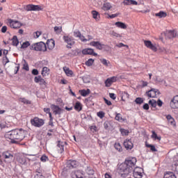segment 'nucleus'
I'll return each mask as SVG.
<instances>
[{
	"mask_svg": "<svg viewBox=\"0 0 178 178\" xmlns=\"http://www.w3.org/2000/svg\"><path fill=\"white\" fill-rule=\"evenodd\" d=\"M26 136V131L23 129H14L10 131L5 134V138L7 140H10L11 143L15 144L16 143H19V141H22L24 139Z\"/></svg>",
	"mask_w": 178,
	"mask_h": 178,
	"instance_id": "f257e3e1",
	"label": "nucleus"
},
{
	"mask_svg": "<svg viewBox=\"0 0 178 178\" xmlns=\"http://www.w3.org/2000/svg\"><path fill=\"white\" fill-rule=\"evenodd\" d=\"M136 163H137V159L134 157L126 160L124 163L120 165V170L124 172V175H129V173H131L133 171V169H134Z\"/></svg>",
	"mask_w": 178,
	"mask_h": 178,
	"instance_id": "f03ea898",
	"label": "nucleus"
},
{
	"mask_svg": "<svg viewBox=\"0 0 178 178\" xmlns=\"http://www.w3.org/2000/svg\"><path fill=\"white\" fill-rule=\"evenodd\" d=\"M30 49L32 51H40L42 52H46L47 44L44 42H39L33 43L30 46Z\"/></svg>",
	"mask_w": 178,
	"mask_h": 178,
	"instance_id": "7ed1b4c3",
	"label": "nucleus"
},
{
	"mask_svg": "<svg viewBox=\"0 0 178 178\" xmlns=\"http://www.w3.org/2000/svg\"><path fill=\"white\" fill-rule=\"evenodd\" d=\"M7 24L11 29H20L23 26V24H22V22L12 19H8L7 20Z\"/></svg>",
	"mask_w": 178,
	"mask_h": 178,
	"instance_id": "20e7f679",
	"label": "nucleus"
},
{
	"mask_svg": "<svg viewBox=\"0 0 178 178\" xmlns=\"http://www.w3.org/2000/svg\"><path fill=\"white\" fill-rule=\"evenodd\" d=\"M25 10H26L27 12H40V10H44V6L40 5L29 4L26 6Z\"/></svg>",
	"mask_w": 178,
	"mask_h": 178,
	"instance_id": "39448f33",
	"label": "nucleus"
},
{
	"mask_svg": "<svg viewBox=\"0 0 178 178\" xmlns=\"http://www.w3.org/2000/svg\"><path fill=\"white\" fill-rule=\"evenodd\" d=\"M31 123L32 126H34V127H42V126L45 124V121H44L43 119L35 117L31 120Z\"/></svg>",
	"mask_w": 178,
	"mask_h": 178,
	"instance_id": "423d86ee",
	"label": "nucleus"
},
{
	"mask_svg": "<svg viewBox=\"0 0 178 178\" xmlns=\"http://www.w3.org/2000/svg\"><path fill=\"white\" fill-rule=\"evenodd\" d=\"M146 95H147L149 98H158V96L161 95V92H159L158 89L152 88L150 90L146 92Z\"/></svg>",
	"mask_w": 178,
	"mask_h": 178,
	"instance_id": "0eeeda50",
	"label": "nucleus"
},
{
	"mask_svg": "<svg viewBox=\"0 0 178 178\" xmlns=\"http://www.w3.org/2000/svg\"><path fill=\"white\" fill-rule=\"evenodd\" d=\"M63 40L65 42H66L67 48H72V47H73V45L75 44L74 39L69 35H64L63 37Z\"/></svg>",
	"mask_w": 178,
	"mask_h": 178,
	"instance_id": "6e6552de",
	"label": "nucleus"
},
{
	"mask_svg": "<svg viewBox=\"0 0 178 178\" xmlns=\"http://www.w3.org/2000/svg\"><path fill=\"white\" fill-rule=\"evenodd\" d=\"M90 47H94L96 49H99V51H102L105 48V44H102L99 41H92L89 43Z\"/></svg>",
	"mask_w": 178,
	"mask_h": 178,
	"instance_id": "1a4fd4ad",
	"label": "nucleus"
},
{
	"mask_svg": "<svg viewBox=\"0 0 178 178\" xmlns=\"http://www.w3.org/2000/svg\"><path fill=\"white\" fill-rule=\"evenodd\" d=\"M118 81V76H112L110 78H108L105 82L104 84L106 87H111L113 83H116Z\"/></svg>",
	"mask_w": 178,
	"mask_h": 178,
	"instance_id": "9d476101",
	"label": "nucleus"
},
{
	"mask_svg": "<svg viewBox=\"0 0 178 178\" xmlns=\"http://www.w3.org/2000/svg\"><path fill=\"white\" fill-rule=\"evenodd\" d=\"M133 175H134V178H141V177H143V168L136 167L134 170Z\"/></svg>",
	"mask_w": 178,
	"mask_h": 178,
	"instance_id": "9b49d317",
	"label": "nucleus"
},
{
	"mask_svg": "<svg viewBox=\"0 0 178 178\" xmlns=\"http://www.w3.org/2000/svg\"><path fill=\"white\" fill-rule=\"evenodd\" d=\"M83 55H93V56H98V54L94 51V49L86 48L83 49L81 51Z\"/></svg>",
	"mask_w": 178,
	"mask_h": 178,
	"instance_id": "f8f14e48",
	"label": "nucleus"
},
{
	"mask_svg": "<svg viewBox=\"0 0 178 178\" xmlns=\"http://www.w3.org/2000/svg\"><path fill=\"white\" fill-rule=\"evenodd\" d=\"M170 105L172 109H178V95L175 96L171 100Z\"/></svg>",
	"mask_w": 178,
	"mask_h": 178,
	"instance_id": "ddd939ff",
	"label": "nucleus"
},
{
	"mask_svg": "<svg viewBox=\"0 0 178 178\" xmlns=\"http://www.w3.org/2000/svg\"><path fill=\"white\" fill-rule=\"evenodd\" d=\"M51 108L53 111V113H54V115H60L61 113H63V109L60 108L59 106H55V105H51Z\"/></svg>",
	"mask_w": 178,
	"mask_h": 178,
	"instance_id": "4468645a",
	"label": "nucleus"
},
{
	"mask_svg": "<svg viewBox=\"0 0 178 178\" xmlns=\"http://www.w3.org/2000/svg\"><path fill=\"white\" fill-rule=\"evenodd\" d=\"M35 83L40 84V86H47V82L45 80L41 77V76H38L34 78Z\"/></svg>",
	"mask_w": 178,
	"mask_h": 178,
	"instance_id": "2eb2a0df",
	"label": "nucleus"
},
{
	"mask_svg": "<svg viewBox=\"0 0 178 178\" xmlns=\"http://www.w3.org/2000/svg\"><path fill=\"white\" fill-rule=\"evenodd\" d=\"M165 118L168 120V122L172 126V127H176V120L173 117H172L170 115H166Z\"/></svg>",
	"mask_w": 178,
	"mask_h": 178,
	"instance_id": "dca6fc26",
	"label": "nucleus"
},
{
	"mask_svg": "<svg viewBox=\"0 0 178 178\" xmlns=\"http://www.w3.org/2000/svg\"><path fill=\"white\" fill-rule=\"evenodd\" d=\"M47 50L49 49V51H52L54 48H55V40L53 39L48 40L47 41Z\"/></svg>",
	"mask_w": 178,
	"mask_h": 178,
	"instance_id": "f3484780",
	"label": "nucleus"
},
{
	"mask_svg": "<svg viewBox=\"0 0 178 178\" xmlns=\"http://www.w3.org/2000/svg\"><path fill=\"white\" fill-rule=\"evenodd\" d=\"M124 146L125 147L126 149H132L134 145L133 142H131V139H126L124 141Z\"/></svg>",
	"mask_w": 178,
	"mask_h": 178,
	"instance_id": "a211bd4d",
	"label": "nucleus"
},
{
	"mask_svg": "<svg viewBox=\"0 0 178 178\" xmlns=\"http://www.w3.org/2000/svg\"><path fill=\"white\" fill-rule=\"evenodd\" d=\"M74 37L76 38H79L82 42H87V40H86V38L84 35H81V33L80 31H75L74 32Z\"/></svg>",
	"mask_w": 178,
	"mask_h": 178,
	"instance_id": "6ab92c4d",
	"label": "nucleus"
},
{
	"mask_svg": "<svg viewBox=\"0 0 178 178\" xmlns=\"http://www.w3.org/2000/svg\"><path fill=\"white\" fill-rule=\"evenodd\" d=\"M164 34L166 39L175 38L176 37V31H167Z\"/></svg>",
	"mask_w": 178,
	"mask_h": 178,
	"instance_id": "aec40b11",
	"label": "nucleus"
},
{
	"mask_svg": "<svg viewBox=\"0 0 178 178\" xmlns=\"http://www.w3.org/2000/svg\"><path fill=\"white\" fill-rule=\"evenodd\" d=\"M65 143L62 141H58L57 145V149L60 154H62L65 151Z\"/></svg>",
	"mask_w": 178,
	"mask_h": 178,
	"instance_id": "412c9836",
	"label": "nucleus"
},
{
	"mask_svg": "<svg viewBox=\"0 0 178 178\" xmlns=\"http://www.w3.org/2000/svg\"><path fill=\"white\" fill-rule=\"evenodd\" d=\"M115 27H118V29H122V30H126V29H127V24L122 22H115Z\"/></svg>",
	"mask_w": 178,
	"mask_h": 178,
	"instance_id": "4be33fe9",
	"label": "nucleus"
},
{
	"mask_svg": "<svg viewBox=\"0 0 178 178\" xmlns=\"http://www.w3.org/2000/svg\"><path fill=\"white\" fill-rule=\"evenodd\" d=\"M63 72L65 73L67 77H73V71L70 70V68L67 67H63Z\"/></svg>",
	"mask_w": 178,
	"mask_h": 178,
	"instance_id": "5701e85b",
	"label": "nucleus"
},
{
	"mask_svg": "<svg viewBox=\"0 0 178 178\" xmlns=\"http://www.w3.org/2000/svg\"><path fill=\"white\" fill-rule=\"evenodd\" d=\"M71 176L72 178H84V175L80 171L72 172Z\"/></svg>",
	"mask_w": 178,
	"mask_h": 178,
	"instance_id": "b1692460",
	"label": "nucleus"
},
{
	"mask_svg": "<svg viewBox=\"0 0 178 178\" xmlns=\"http://www.w3.org/2000/svg\"><path fill=\"white\" fill-rule=\"evenodd\" d=\"M124 5H138L136 0H124Z\"/></svg>",
	"mask_w": 178,
	"mask_h": 178,
	"instance_id": "393cba45",
	"label": "nucleus"
},
{
	"mask_svg": "<svg viewBox=\"0 0 178 178\" xmlns=\"http://www.w3.org/2000/svg\"><path fill=\"white\" fill-rule=\"evenodd\" d=\"M77 166H79V163L74 160L68 162V168H77Z\"/></svg>",
	"mask_w": 178,
	"mask_h": 178,
	"instance_id": "a878e982",
	"label": "nucleus"
},
{
	"mask_svg": "<svg viewBox=\"0 0 178 178\" xmlns=\"http://www.w3.org/2000/svg\"><path fill=\"white\" fill-rule=\"evenodd\" d=\"M110 35L113 37V38H122V35L120 33H118V32L113 31L110 33Z\"/></svg>",
	"mask_w": 178,
	"mask_h": 178,
	"instance_id": "bb28decb",
	"label": "nucleus"
},
{
	"mask_svg": "<svg viewBox=\"0 0 178 178\" xmlns=\"http://www.w3.org/2000/svg\"><path fill=\"white\" fill-rule=\"evenodd\" d=\"M3 158H5V159H13V154H10L8 152H3Z\"/></svg>",
	"mask_w": 178,
	"mask_h": 178,
	"instance_id": "cd10ccee",
	"label": "nucleus"
},
{
	"mask_svg": "<svg viewBox=\"0 0 178 178\" xmlns=\"http://www.w3.org/2000/svg\"><path fill=\"white\" fill-rule=\"evenodd\" d=\"M79 92L82 97H87L91 92L90 89L79 90Z\"/></svg>",
	"mask_w": 178,
	"mask_h": 178,
	"instance_id": "c85d7f7f",
	"label": "nucleus"
},
{
	"mask_svg": "<svg viewBox=\"0 0 178 178\" xmlns=\"http://www.w3.org/2000/svg\"><path fill=\"white\" fill-rule=\"evenodd\" d=\"M155 16L156 17H159L160 19H162V17H166V16H168V14L163 11H160L159 13H156Z\"/></svg>",
	"mask_w": 178,
	"mask_h": 178,
	"instance_id": "c756f323",
	"label": "nucleus"
},
{
	"mask_svg": "<svg viewBox=\"0 0 178 178\" xmlns=\"http://www.w3.org/2000/svg\"><path fill=\"white\" fill-rule=\"evenodd\" d=\"M164 178H177L175 173L172 172H168L164 175Z\"/></svg>",
	"mask_w": 178,
	"mask_h": 178,
	"instance_id": "7c9ffc66",
	"label": "nucleus"
},
{
	"mask_svg": "<svg viewBox=\"0 0 178 178\" xmlns=\"http://www.w3.org/2000/svg\"><path fill=\"white\" fill-rule=\"evenodd\" d=\"M41 74L42 76H43V77H45V76H48V74H49V70L48 69V67H44L42 68Z\"/></svg>",
	"mask_w": 178,
	"mask_h": 178,
	"instance_id": "2f4dec72",
	"label": "nucleus"
},
{
	"mask_svg": "<svg viewBox=\"0 0 178 178\" xmlns=\"http://www.w3.org/2000/svg\"><path fill=\"white\" fill-rule=\"evenodd\" d=\"M103 10H110V9H112V5H111L109 3H104L102 7Z\"/></svg>",
	"mask_w": 178,
	"mask_h": 178,
	"instance_id": "473e14b6",
	"label": "nucleus"
},
{
	"mask_svg": "<svg viewBox=\"0 0 178 178\" xmlns=\"http://www.w3.org/2000/svg\"><path fill=\"white\" fill-rule=\"evenodd\" d=\"M19 102H22V104H25V105H30V104H31V102H30L29 100H28L27 99L24 98V97H20L19 99Z\"/></svg>",
	"mask_w": 178,
	"mask_h": 178,
	"instance_id": "72a5a7b5",
	"label": "nucleus"
},
{
	"mask_svg": "<svg viewBox=\"0 0 178 178\" xmlns=\"http://www.w3.org/2000/svg\"><path fill=\"white\" fill-rule=\"evenodd\" d=\"M100 62H101V63H102V65H104L106 67H108L111 65V62H109V60H108L105 58L100 59Z\"/></svg>",
	"mask_w": 178,
	"mask_h": 178,
	"instance_id": "f704fd0d",
	"label": "nucleus"
},
{
	"mask_svg": "<svg viewBox=\"0 0 178 178\" xmlns=\"http://www.w3.org/2000/svg\"><path fill=\"white\" fill-rule=\"evenodd\" d=\"M93 19H95L97 22L99 21V14L97 11H92Z\"/></svg>",
	"mask_w": 178,
	"mask_h": 178,
	"instance_id": "c9c22d12",
	"label": "nucleus"
},
{
	"mask_svg": "<svg viewBox=\"0 0 178 178\" xmlns=\"http://www.w3.org/2000/svg\"><path fill=\"white\" fill-rule=\"evenodd\" d=\"M120 94H121L122 101H124L125 99H128L129 95V93H127V92H120Z\"/></svg>",
	"mask_w": 178,
	"mask_h": 178,
	"instance_id": "e433bc0d",
	"label": "nucleus"
},
{
	"mask_svg": "<svg viewBox=\"0 0 178 178\" xmlns=\"http://www.w3.org/2000/svg\"><path fill=\"white\" fill-rule=\"evenodd\" d=\"M74 109H75V111H77L78 112H80V111H81V109H82L81 103H80L79 102H77L75 104Z\"/></svg>",
	"mask_w": 178,
	"mask_h": 178,
	"instance_id": "4c0bfd02",
	"label": "nucleus"
},
{
	"mask_svg": "<svg viewBox=\"0 0 178 178\" xmlns=\"http://www.w3.org/2000/svg\"><path fill=\"white\" fill-rule=\"evenodd\" d=\"M44 112H45V113H48L49 114L50 120H51V122H52L53 118H52V113H51V108H44Z\"/></svg>",
	"mask_w": 178,
	"mask_h": 178,
	"instance_id": "58836bf2",
	"label": "nucleus"
},
{
	"mask_svg": "<svg viewBox=\"0 0 178 178\" xmlns=\"http://www.w3.org/2000/svg\"><path fill=\"white\" fill-rule=\"evenodd\" d=\"M152 138H154V140H159V141H161V136H158L156 133H155V131H152Z\"/></svg>",
	"mask_w": 178,
	"mask_h": 178,
	"instance_id": "ea45409f",
	"label": "nucleus"
},
{
	"mask_svg": "<svg viewBox=\"0 0 178 178\" xmlns=\"http://www.w3.org/2000/svg\"><path fill=\"white\" fill-rule=\"evenodd\" d=\"M114 147L118 152H122L123 151V149L122 148V145H120V143H115L114 145Z\"/></svg>",
	"mask_w": 178,
	"mask_h": 178,
	"instance_id": "a19ab883",
	"label": "nucleus"
},
{
	"mask_svg": "<svg viewBox=\"0 0 178 178\" xmlns=\"http://www.w3.org/2000/svg\"><path fill=\"white\" fill-rule=\"evenodd\" d=\"M12 41L13 45L15 47H17V45H19V40H17V36H13Z\"/></svg>",
	"mask_w": 178,
	"mask_h": 178,
	"instance_id": "79ce46f5",
	"label": "nucleus"
},
{
	"mask_svg": "<svg viewBox=\"0 0 178 178\" xmlns=\"http://www.w3.org/2000/svg\"><path fill=\"white\" fill-rule=\"evenodd\" d=\"M148 104H149V105H151V106H152V108H156V100L152 99L149 100Z\"/></svg>",
	"mask_w": 178,
	"mask_h": 178,
	"instance_id": "37998d69",
	"label": "nucleus"
},
{
	"mask_svg": "<svg viewBox=\"0 0 178 178\" xmlns=\"http://www.w3.org/2000/svg\"><path fill=\"white\" fill-rule=\"evenodd\" d=\"M23 68L24 70H26V72H29V70H30V67H29V63H27V61H26V60H23Z\"/></svg>",
	"mask_w": 178,
	"mask_h": 178,
	"instance_id": "c03bdc74",
	"label": "nucleus"
},
{
	"mask_svg": "<svg viewBox=\"0 0 178 178\" xmlns=\"http://www.w3.org/2000/svg\"><path fill=\"white\" fill-rule=\"evenodd\" d=\"M149 49H152V51H154V52H156L158 51V47L156 44H151L150 47H149Z\"/></svg>",
	"mask_w": 178,
	"mask_h": 178,
	"instance_id": "a18cd8bd",
	"label": "nucleus"
},
{
	"mask_svg": "<svg viewBox=\"0 0 178 178\" xmlns=\"http://www.w3.org/2000/svg\"><path fill=\"white\" fill-rule=\"evenodd\" d=\"M94 62H95L94 59L90 58L86 62V66H92V65L94 64Z\"/></svg>",
	"mask_w": 178,
	"mask_h": 178,
	"instance_id": "49530a36",
	"label": "nucleus"
},
{
	"mask_svg": "<svg viewBox=\"0 0 178 178\" xmlns=\"http://www.w3.org/2000/svg\"><path fill=\"white\" fill-rule=\"evenodd\" d=\"M115 120H118V122H122L123 120V118L122 117V114L117 113L115 115Z\"/></svg>",
	"mask_w": 178,
	"mask_h": 178,
	"instance_id": "de8ad7c7",
	"label": "nucleus"
},
{
	"mask_svg": "<svg viewBox=\"0 0 178 178\" xmlns=\"http://www.w3.org/2000/svg\"><path fill=\"white\" fill-rule=\"evenodd\" d=\"M42 34V32H41L40 31H37L33 33V38H39L40 35H41Z\"/></svg>",
	"mask_w": 178,
	"mask_h": 178,
	"instance_id": "09e8293b",
	"label": "nucleus"
},
{
	"mask_svg": "<svg viewBox=\"0 0 178 178\" xmlns=\"http://www.w3.org/2000/svg\"><path fill=\"white\" fill-rule=\"evenodd\" d=\"M54 31L56 34H60L62 33V27L61 26H55Z\"/></svg>",
	"mask_w": 178,
	"mask_h": 178,
	"instance_id": "8fccbe9b",
	"label": "nucleus"
},
{
	"mask_svg": "<svg viewBox=\"0 0 178 178\" xmlns=\"http://www.w3.org/2000/svg\"><path fill=\"white\" fill-rule=\"evenodd\" d=\"M18 162L21 163V165H24L26 163V159L24 156L19 157Z\"/></svg>",
	"mask_w": 178,
	"mask_h": 178,
	"instance_id": "3c124183",
	"label": "nucleus"
},
{
	"mask_svg": "<svg viewBox=\"0 0 178 178\" xmlns=\"http://www.w3.org/2000/svg\"><path fill=\"white\" fill-rule=\"evenodd\" d=\"M28 47H30V42H29V41L22 43L21 48L24 49L26 48H28Z\"/></svg>",
	"mask_w": 178,
	"mask_h": 178,
	"instance_id": "603ef678",
	"label": "nucleus"
},
{
	"mask_svg": "<svg viewBox=\"0 0 178 178\" xmlns=\"http://www.w3.org/2000/svg\"><path fill=\"white\" fill-rule=\"evenodd\" d=\"M174 162H175V165L176 166L175 170H177V172H178V156H176L174 158Z\"/></svg>",
	"mask_w": 178,
	"mask_h": 178,
	"instance_id": "864d4df0",
	"label": "nucleus"
},
{
	"mask_svg": "<svg viewBox=\"0 0 178 178\" xmlns=\"http://www.w3.org/2000/svg\"><path fill=\"white\" fill-rule=\"evenodd\" d=\"M136 104H141L144 102V99L141 97H138L135 99Z\"/></svg>",
	"mask_w": 178,
	"mask_h": 178,
	"instance_id": "5fc2aeb1",
	"label": "nucleus"
},
{
	"mask_svg": "<svg viewBox=\"0 0 178 178\" xmlns=\"http://www.w3.org/2000/svg\"><path fill=\"white\" fill-rule=\"evenodd\" d=\"M120 132L122 136H129V130L121 129Z\"/></svg>",
	"mask_w": 178,
	"mask_h": 178,
	"instance_id": "6e6d98bb",
	"label": "nucleus"
},
{
	"mask_svg": "<svg viewBox=\"0 0 178 178\" xmlns=\"http://www.w3.org/2000/svg\"><path fill=\"white\" fill-rule=\"evenodd\" d=\"M159 51L160 52H163V54H168V52H169V51H168L165 47H159Z\"/></svg>",
	"mask_w": 178,
	"mask_h": 178,
	"instance_id": "4d7b16f0",
	"label": "nucleus"
},
{
	"mask_svg": "<svg viewBox=\"0 0 178 178\" xmlns=\"http://www.w3.org/2000/svg\"><path fill=\"white\" fill-rule=\"evenodd\" d=\"M144 44L145 45V47H147V48H149V47L151 46L152 42L149 40H144Z\"/></svg>",
	"mask_w": 178,
	"mask_h": 178,
	"instance_id": "13d9d810",
	"label": "nucleus"
},
{
	"mask_svg": "<svg viewBox=\"0 0 178 178\" xmlns=\"http://www.w3.org/2000/svg\"><path fill=\"white\" fill-rule=\"evenodd\" d=\"M118 48H122V47H126L127 48H129V46L127 44H124L122 42H120L115 45Z\"/></svg>",
	"mask_w": 178,
	"mask_h": 178,
	"instance_id": "bf43d9fd",
	"label": "nucleus"
},
{
	"mask_svg": "<svg viewBox=\"0 0 178 178\" xmlns=\"http://www.w3.org/2000/svg\"><path fill=\"white\" fill-rule=\"evenodd\" d=\"M48 156H47L46 155H43V156H41V158H40V161H42V162H47V161H48Z\"/></svg>",
	"mask_w": 178,
	"mask_h": 178,
	"instance_id": "052dcab7",
	"label": "nucleus"
},
{
	"mask_svg": "<svg viewBox=\"0 0 178 178\" xmlns=\"http://www.w3.org/2000/svg\"><path fill=\"white\" fill-rule=\"evenodd\" d=\"M97 116H98V118H100V119H102V118H104V116H105V113L102 111H99L97 113Z\"/></svg>",
	"mask_w": 178,
	"mask_h": 178,
	"instance_id": "680f3d73",
	"label": "nucleus"
},
{
	"mask_svg": "<svg viewBox=\"0 0 178 178\" xmlns=\"http://www.w3.org/2000/svg\"><path fill=\"white\" fill-rule=\"evenodd\" d=\"M90 130L92 133H96L97 131V127L95 125H92L90 127Z\"/></svg>",
	"mask_w": 178,
	"mask_h": 178,
	"instance_id": "e2e57ef3",
	"label": "nucleus"
},
{
	"mask_svg": "<svg viewBox=\"0 0 178 178\" xmlns=\"http://www.w3.org/2000/svg\"><path fill=\"white\" fill-rule=\"evenodd\" d=\"M104 101L105 104H106V105H108V106L112 105V102H111V101L108 100L105 97L104 98Z\"/></svg>",
	"mask_w": 178,
	"mask_h": 178,
	"instance_id": "0e129e2a",
	"label": "nucleus"
},
{
	"mask_svg": "<svg viewBox=\"0 0 178 178\" xmlns=\"http://www.w3.org/2000/svg\"><path fill=\"white\" fill-rule=\"evenodd\" d=\"M156 105H158V106L161 107V106H162V105H163V102H162V100L159 99L158 101L156 102Z\"/></svg>",
	"mask_w": 178,
	"mask_h": 178,
	"instance_id": "69168bd1",
	"label": "nucleus"
},
{
	"mask_svg": "<svg viewBox=\"0 0 178 178\" xmlns=\"http://www.w3.org/2000/svg\"><path fill=\"white\" fill-rule=\"evenodd\" d=\"M32 74H33V76H38V70L33 69L32 70Z\"/></svg>",
	"mask_w": 178,
	"mask_h": 178,
	"instance_id": "338daca9",
	"label": "nucleus"
},
{
	"mask_svg": "<svg viewBox=\"0 0 178 178\" xmlns=\"http://www.w3.org/2000/svg\"><path fill=\"white\" fill-rule=\"evenodd\" d=\"M109 97L111 99H116V95L115 93H109Z\"/></svg>",
	"mask_w": 178,
	"mask_h": 178,
	"instance_id": "774afa93",
	"label": "nucleus"
}]
</instances>
